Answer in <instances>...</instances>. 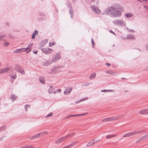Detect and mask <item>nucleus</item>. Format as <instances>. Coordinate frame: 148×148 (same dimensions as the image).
<instances>
[{
  "label": "nucleus",
  "instance_id": "37998d69",
  "mask_svg": "<svg viewBox=\"0 0 148 148\" xmlns=\"http://www.w3.org/2000/svg\"><path fill=\"white\" fill-rule=\"evenodd\" d=\"M146 49L147 50H148V46H147L146 47Z\"/></svg>",
  "mask_w": 148,
  "mask_h": 148
},
{
  "label": "nucleus",
  "instance_id": "7ed1b4c3",
  "mask_svg": "<svg viewBox=\"0 0 148 148\" xmlns=\"http://www.w3.org/2000/svg\"><path fill=\"white\" fill-rule=\"evenodd\" d=\"M48 134V133L47 132L45 131L43 132L31 137L30 139V140H32L36 138H39L45 135H47Z\"/></svg>",
  "mask_w": 148,
  "mask_h": 148
},
{
  "label": "nucleus",
  "instance_id": "72a5a7b5",
  "mask_svg": "<svg viewBox=\"0 0 148 148\" xmlns=\"http://www.w3.org/2000/svg\"><path fill=\"white\" fill-rule=\"evenodd\" d=\"M29 107V106L28 105H26L25 106V110H26L27 111V108Z\"/></svg>",
  "mask_w": 148,
  "mask_h": 148
},
{
  "label": "nucleus",
  "instance_id": "f03ea898",
  "mask_svg": "<svg viewBox=\"0 0 148 148\" xmlns=\"http://www.w3.org/2000/svg\"><path fill=\"white\" fill-rule=\"evenodd\" d=\"M143 132V131L140 130L137 131H134L133 132H131L124 134L123 136V137H129L130 136H132L134 135H136L138 134Z\"/></svg>",
  "mask_w": 148,
  "mask_h": 148
},
{
  "label": "nucleus",
  "instance_id": "a19ab883",
  "mask_svg": "<svg viewBox=\"0 0 148 148\" xmlns=\"http://www.w3.org/2000/svg\"><path fill=\"white\" fill-rule=\"evenodd\" d=\"M106 65L108 66H109L110 65V64L108 63H107L106 64Z\"/></svg>",
  "mask_w": 148,
  "mask_h": 148
},
{
  "label": "nucleus",
  "instance_id": "c85d7f7f",
  "mask_svg": "<svg viewBox=\"0 0 148 148\" xmlns=\"http://www.w3.org/2000/svg\"><path fill=\"white\" fill-rule=\"evenodd\" d=\"M83 114H76V115H70L69 116H81L82 115H83Z\"/></svg>",
  "mask_w": 148,
  "mask_h": 148
},
{
  "label": "nucleus",
  "instance_id": "dca6fc26",
  "mask_svg": "<svg viewBox=\"0 0 148 148\" xmlns=\"http://www.w3.org/2000/svg\"><path fill=\"white\" fill-rule=\"evenodd\" d=\"M106 73L110 75H114L115 74V72L113 71H112L108 70L106 71Z\"/></svg>",
  "mask_w": 148,
  "mask_h": 148
},
{
  "label": "nucleus",
  "instance_id": "f257e3e1",
  "mask_svg": "<svg viewBox=\"0 0 148 148\" xmlns=\"http://www.w3.org/2000/svg\"><path fill=\"white\" fill-rule=\"evenodd\" d=\"M123 11V9L121 7H118L116 6L115 7L111 6L108 8L106 12L108 14L112 15L114 17H118L120 16L121 15L120 11Z\"/></svg>",
  "mask_w": 148,
  "mask_h": 148
},
{
  "label": "nucleus",
  "instance_id": "20e7f679",
  "mask_svg": "<svg viewBox=\"0 0 148 148\" xmlns=\"http://www.w3.org/2000/svg\"><path fill=\"white\" fill-rule=\"evenodd\" d=\"M67 139H68V136H65L58 139L56 140L55 143L56 144L60 143Z\"/></svg>",
  "mask_w": 148,
  "mask_h": 148
},
{
  "label": "nucleus",
  "instance_id": "4be33fe9",
  "mask_svg": "<svg viewBox=\"0 0 148 148\" xmlns=\"http://www.w3.org/2000/svg\"><path fill=\"white\" fill-rule=\"evenodd\" d=\"M53 88L51 86L49 89L48 92L49 93H51L53 92Z\"/></svg>",
  "mask_w": 148,
  "mask_h": 148
},
{
  "label": "nucleus",
  "instance_id": "0eeeda50",
  "mask_svg": "<svg viewBox=\"0 0 148 148\" xmlns=\"http://www.w3.org/2000/svg\"><path fill=\"white\" fill-rule=\"evenodd\" d=\"M42 50L46 54L50 53L52 51V49L49 48H43L42 49Z\"/></svg>",
  "mask_w": 148,
  "mask_h": 148
},
{
  "label": "nucleus",
  "instance_id": "58836bf2",
  "mask_svg": "<svg viewBox=\"0 0 148 148\" xmlns=\"http://www.w3.org/2000/svg\"><path fill=\"white\" fill-rule=\"evenodd\" d=\"M99 141V139L97 140H95V144H96V143L98 142Z\"/></svg>",
  "mask_w": 148,
  "mask_h": 148
},
{
  "label": "nucleus",
  "instance_id": "a878e982",
  "mask_svg": "<svg viewBox=\"0 0 148 148\" xmlns=\"http://www.w3.org/2000/svg\"><path fill=\"white\" fill-rule=\"evenodd\" d=\"M16 97L14 95H12L11 97V98L12 101H14L16 99Z\"/></svg>",
  "mask_w": 148,
  "mask_h": 148
},
{
  "label": "nucleus",
  "instance_id": "423d86ee",
  "mask_svg": "<svg viewBox=\"0 0 148 148\" xmlns=\"http://www.w3.org/2000/svg\"><path fill=\"white\" fill-rule=\"evenodd\" d=\"M114 24L119 25L123 26L124 25L123 22L121 20H115L113 21Z\"/></svg>",
  "mask_w": 148,
  "mask_h": 148
},
{
  "label": "nucleus",
  "instance_id": "2f4dec72",
  "mask_svg": "<svg viewBox=\"0 0 148 148\" xmlns=\"http://www.w3.org/2000/svg\"><path fill=\"white\" fill-rule=\"evenodd\" d=\"M33 45V44L32 43H30L28 45V46L27 47L29 48H31V47H32Z\"/></svg>",
  "mask_w": 148,
  "mask_h": 148
},
{
  "label": "nucleus",
  "instance_id": "c03bdc74",
  "mask_svg": "<svg viewBox=\"0 0 148 148\" xmlns=\"http://www.w3.org/2000/svg\"><path fill=\"white\" fill-rule=\"evenodd\" d=\"M34 53H35V54H37V52H36V51H34Z\"/></svg>",
  "mask_w": 148,
  "mask_h": 148
},
{
  "label": "nucleus",
  "instance_id": "a211bd4d",
  "mask_svg": "<svg viewBox=\"0 0 148 148\" xmlns=\"http://www.w3.org/2000/svg\"><path fill=\"white\" fill-rule=\"evenodd\" d=\"M38 33V32L37 30H36L33 33L32 38V39H34L35 38V35L36 34H37Z\"/></svg>",
  "mask_w": 148,
  "mask_h": 148
},
{
  "label": "nucleus",
  "instance_id": "412c9836",
  "mask_svg": "<svg viewBox=\"0 0 148 148\" xmlns=\"http://www.w3.org/2000/svg\"><path fill=\"white\" fill-rule=\"evenodd\" d=\"M60 57L59 54L56 55L55 57V60H53V62H55V60H57L60 58Z\"/></svg>",
  "mask_w": 148,
  "mask_h": 148
},
{
  "label": "nucleus",
  "instance_id": "473e14b6",
  "mask_svg": "<svg viewBox=\"0 0 148 148\" xmlns=\"http://www.w3.org/2000/svg\"><path fill=\"white\" fill-rule=\"evenodd\" d=\"M88 99V97H86L84 98L83 99L81 100V101H83Z\"/></svg>",
  "mask_w": 148,
  "mask_h": 148
},
{
  "label": "nucleus",
  "instance_id": "79ce46f5",
  "mask_svg": "<svg viewBox=\"0 0 148 148\" xmlns=\"http://www.w3.org/2000/svg\"><path fill=\"white\" fill-rule=\"evenodd\" d=\"M145 8L147 9L148 10V6H147L145 7Z\"/></svg>",
  "mask_w": 148,
  "mask_h": 148
},
{
  "label": "nucleus",
  "instance_id": "49530a36",
  "mask_svg": "<svg viewBox=\"0 0 148 148\" xmlns=\"http://www.w3.org/2000/svg\"><path fill=\"white\" fill-rule=\"evenodd\" d=\"M49 64V63L48 62V63H47V64H46L45 65H48V64Z\"/></svg>",
  "mask_w": 148,
  "mask_h": 148
},
{
  "label": "nucleus",
  "instance_id": "b1692460",
  "mask_svg": "<svg viewBox=\"0 0 148 148\" xmlns=\"http://www.w3.org/2000/svg\"><path fill=\"white\" fill-rule=\"evenodd\" d=\"M75 134V133L74 132H72L70 134H69V135L66 136H68V138L69 137H72Z\"/></svg>",
  "mask_w": 148,
  "mask_h": 148
},
{
  "label": "nucleus",
  "instance_id": "e433bc0d",
  "mask_svg": "<svg viewBox=\"0 0 148 148\" xmlns=\"http://www.w3.org/2000/svg\"><path fill=\"white\" fill-rule=\"evenodd\" d=\"M9 45V43L8 42H6L4 44V45L5 46H7Z\"/></svg>",
  "mask_w": 148,
  "mask_h": 148
},
{
  "label": "nucleus",
  "instance_id": "ea45409f",
  "mask_svg": "<svg viewBox=\"0 0 148 148\" xmlns=\"http://www.w3.org/2000/svg\"><path fill=\"white\" fill-rule=\"evenodd\" d=\"M92 45L93 46L94 41H93V40L92 39Z\"/></svg>",
  "mask_w": 148,
  "mask_h": 148
},
{
  "label": "nucleus",
  "instance_id": "c9c22d12",
  "mask_svg": "<svg viewBox=\"0 0 148 148\" xmlns=\"http://www.w3.org/2000/svg\"><path fill=\"white\" fill-rule=\"evenodd\" d=\"M52 113H50L49 114H48L47 116L46 117L50 116H52Z\"/></svg>",
  "mask_w": 148,
  "mask_h": 148
},
{
  "label": "nucleus",
  "instance_id": "1a4fd4ad",
  "mask_svg": "<svg viewBox=\"0 0 148 148\" xmlns=\"http://www.w3.org/2000/svg\"><path fill=\"white\" fill-rule=\"evenodd\" d=\"M10 69L9 67L0 69V73L2 74L7 72L10 71Z\"/></svg>",
  "mask_w": 148,
  "mask_h": 148
},
{
  "label": "nucleus",
  "instance_id": "4c0bfd02",
  "mask_svg": "<svg viewBox=\"0 0 148 148\" xmlns=\"http://www.w3.org/2000/svg\"><path fill=\"white\" fill-rule=\"evenodd\" d=\"M11 77H12V78L15 79L16 77V75H15L14 76H11Z\"/></svg>",
  "mask_w": 148,
  "mask_h": 148
},
{
  "label": "nucleus",
  "instance_id": "a18cd8bd",
  "mask_svg": "<svg viewBox=\"0 0 148 148\" xmlns=\"http://www.w3.org/2000/svg\"><path fill=\"white\" fill-rule=\"evenodd\" d=\"M111 32L112 33H113V34H115V33H114V32H112V31H111Z\"/></svg>",
  "mask_w": 148,
  "mask_h": 148
},
{
  "label": "nucleus",
  "instance_id": "aec40b11",
  "mask_svg": "<svg viewBox=\"0 0 148 148\" xmlns=\"http://www.w3.org/2000/svg\"><path fill=\"white\" fill-rule=\"evenodd\" d=\"M127 38L132 39H135V37L133 35H128L127 36Z\"/></svg>",
  "mask_w": 148,
  "mask_h": 148
},
{
  "label": "nucleus",
  "instance_id": "9b49d317",
  "mask_svg": "<svg viewBox=\"0 0 148 148\" xmlns=\"http://www.w3.org/2000/svg\"><path fill=\"white\" fill-rule=\"evenodd\" d=\"M116 118L115 117H110L108 118H106L103 120L104 121H112L116 119Z\"/></svg>",
  "mask_w": 148,
  "mask_h": 148
},
{
  "label": "nucleus",
  "instance_id": "f3484780",
  "mask_svg": "<svg viewBox=\"0 0 148 148\" xmlns=\"http://www.w3.org/2000/svg\"><path fill=\"white\" fill-rule=\"evenodd\" d=\"M31 50V48L27 47L26 48H25V51L27 53H28Z\"/></svg>",
  "mask_w": 148,
  "mask_h": 148
},
{
  "label": "nucleus",
  "instance_id": "bb28decb",
  "mask_svg": "<svg viewBox=\"0 0 148 148\" xmlns=\"http://www.w3.org/2000/svg\"><path fill=\"white\" fill-rule=\"evenodd\" d=\"M132 16L133 14L131 13H127L126 15V16L127 17H130Z\"/></svg>",
  "mask_w": 148,
  "mask_h": 148
},
{
  "label": "nucleus",
  "instance_id": "4468645a",
  "mask_svg": "<svg viewBox=\"0 0 148 148\" xmlns=\"http://www.w3.org/2000/svg\"><path fill=\"white\" fill-rule=\"evenodd\" d=\"M24 51H25V48H22L17 49L16 51V52L18 53Z\"/></svg>",
  "mask_w": 148,
  "mask_h": 148
},
{
  "label": "nucleus",
  "instance_id": "7c9ffc66",
  "mask_svg": "<svg viewBox=\"0 0 148 148\" xmlns=\"http://www.w3.org/2000/svg\"><path fill=\"white\" fill-rule=\"evenodd\" d=\"M61 91V90L60 89H59L58 90H57L56 91L54 92V93H55L57 92H58L59 93H60Z\"/></svg>",
  "mask_w": 148,
  "mask_h": 148
},
{
  "label": "nucleus",
  "instance_id": "9d476101",
  "mask_svg": "<svg viewBox=\"0 0 148 148\" xmlns=\"http://www.w3.org/2000/svg\"><path fill=\"white\" fill-rule=\"evenodd\" d=\"M95 144V139H92L87 144V146L88 147L91 146Z\"/></svg>",
  "mask_w": 148,
  "mask_h": 148
},
{
  "label": "nucleus",
  "instance_id": "6ab92c4d",
  "mask_svg": "<svg viewBox=\"0 0 148 148\" xmlns=\"http://www.w3.org/2000/svg\"><path fill=\"white\" fill-rule=\"evenodd\" d=\"M21 148H34V147L31 146L26 145L22 146L21 147Z\"/></svg>",
  "mask_w": 148,
  "mask_h": 148
},
{
  "label": "nucleus",
  "instance_id": "ddd939ff",
  "mask_svg": "<svg viewBox=\"0 0 148 148\" xmlns=\"http://www.w3.org/2000/svg\"><path fill=\"white\" fill-rule=\"evenodd\" d=\"M71 90V88H67L66 89V90L64 92V93L65 95H68L69 94Z\"/></svg>",
  "mask_w": 148,
  "mask_h": 148
},
{
  "label": "nucleus",
  "instance_id": "5701e85b",
  "mask_svg": "<svg viewBox=\"0 0 148 148\" xmlns=\"http://www.w3.org/2000/svg\"><path fill=\"white\" fill-rule=\"evenodd\" d=\"M96 76V74L95 73H92L91 74L90 77V79H92L95 77Z\"/></svg>",
  "mask_w": 148,
  "mask_h": 148
},
{
  "label": "nucleus",
  "instance_id": "c756f323",
  "mask_svg": "<svg viewBox=\"0 0 148 148\" xmlns=\"http://www.w3.org/2000/svg\"><path fill=\"white\" fill-rule=\"evenodd\" d=\"M5 36V35H3L0 36V40H2Z\"/></svg>",
  "mask_w": 148,
  "mask_h": 148
},
{
  "label": "nucleus",
  "instance_id": "2eb2a0df",
  "mask_svg": "<svg viewBox=\"0 0 148 148\" xmlns=\"http://www.w3.org/2000/svg\"><path fill=\"white\" fill-rule=\"evenodd\" d=\"M116 136V135H108L106 136L107 139H109L111 138L115 137Z\"/></svg>",
  "mask_w": 148,
  "mask_h": 148
},
{
  "label": "nucleus",
  "instance_id": "f8f14e48",
  "mask_svg": "<svg viewBox=\"0 0 148 148\" xmlns=\"http://www.w3.org/2000/svg\"><path fill=\"white\" fill-rule=\"evenodd\" d=\"M91 8L94 11L96 12V13H99L101 12V11L99 9L95 6H92Z\"/></svg>",
  "mask_w": 148,
  "mask_h": 148
},
{
  "label": "nucleus",
  "instance_id": "39448f33",
  "mask_svg": "<svg viewBox=\"0 0 148 148\" xmlns=\"http://www.w3.org/2000/svg\"><path fill=\"white\" fill-rule=\"evenodd\" d=\"M15 69L16 71H19L22 74H24L25 73V72L23 69L20 66L16 65L15 66Z\"/></svg>",
  "mask_w": 148,
  "mask_h": 148
},
{
  "label": "nucleus",
  "instance_id": "6e6552de",
  "mask_svg": "<svg viewBox=\"0 0 148 148\" xmlns=\"http://www.w3.org/2000/svg\"><path fill=\"white\" fill-rule=\"evenodd\" d=\"M139 113L143 114H148V108L140 110Z\"/></svg>",
  "mask_w": 148,
  "mask_h": 148
},
{
  "label": "nucleus",
  "instance_id": "cd10ccee",
  "mask_svg": "<svg viewBox=\"0 0 148 148\" xmlns=\"http://www.w3.org/2000/svg\"><path fill=\"white\" fill-rule=\"evenodd\" d=\"M56 44V42H50L49 44V46L51 47L52 46L55 45Z\"/></svg>",
  "mask_w": 148,
  "mask_h": 148
},
{
  "label": "nucleus",
  "instance_id": "f704fd0d",
  "mask_svg": "<svg viewBox=\"0 0 148 148\" xmlns=\"http://www.w3.org/2000/svg\"><path fill=\"white\" fill-rule=\"evenodd\" d=\"M148 137V134H146V135H145V136H143L142 138H147Z\"/></svg>",
  "mask_w": 148,
  "mask_h": 148
},
{
  "label": "nucleus",
  "instance_id": "393cba45",
  "mask_svg": "<svg viewBox=\"0 0 148 148\" xmlns=\"http://www.w3.org/2000/svg\"><path fill=\"white\" fill-rule=\"evenodd\" d=\"M40 81L42 84L45 83V79L43 77H41L40 78Z\"/></svg>",
  "mask_w": 148,
  "mask_h": 148
}]
</instances>
